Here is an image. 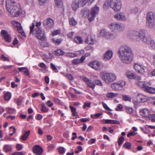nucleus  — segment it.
<instances>
[{
    "label": "nucleus",
    "mask_w": 155,
    "mask_h": 155,
    "mask_svg": "<svg viewBox=\"0 0 155 155\" xmlns=\"http://www.w3.org/2000/svg\"><path fill=\"white\" fill-rule=\"evenodd\" d=\"M118 55L121 61L127 64L131 62L133 56L131 48L126 45L122 46L119 48Z\"/></svg>",
    "instance_id": "obj_1"
},
{
    "label": "nucleus",
    "mask_w": 155,
    "mask_h": 155,
    "mask_svg": "<svg viewBox=\"0 0 155 155\" xmlns=\"http://www.w3.org/2000/svg\"><path fill=\"white\" fill-rule=\"evenodd\" d=\"M100 76L101 79L107 83L115 81L117 78L116 74L112 72H101Z\"/></svg>",
    "instance_id": "obj_5"
},
{
    "label": "nucleus",
    "mask_w": 155,
    "mask_h": 155,
    "mask_svg": "<svg viewBox=\"0 0 155 155\" xmlns=\"http://www.w3.org/2000/svg\"><path fill=\"white\" fill-rule=\"evenodd\" d=\"M88 66L96 71H101L104 68V64L97 61H93L88 64Z\"/></svg>",
    "instance_id": "obj_7"
},
{
    "label": "nucleus",
    "mask_w": 155,
    "mask_h": 155,
    "mask_svg": "<svg viewBox=\"0 0 155 155\" xmlns=\"http://www.w3.org/2000/svg\"><path fill=\"white\" fill-rule=\"evenodd\" d=\"M55 3L58 7L59 8L62 7L63 3L62 0H55Z\"/></svg>",
    "instance_id": "obj_34"
},
{
    "label": "nucleus",
    "mask_w": 155,
    "mask_h": 155,
    "mask_svg": "<svg viewBox=\"0 0 155 155\" xmlns=\"http://www.w3.org/2000/svg\"><path fill=\"white\" fill-rule=\"evenodd\" d=\"M149 118L153 122H155V114H151L150 115Z\"/></svg>",
    "instance_id": "obj_53"
},
{
    "label": "nucleus",
    "mask_w": 155,
    "mask_h": 155,
    "mask_svg": "<svg viewBox=\"0 0 155 155\" xmlns=\"http://www.w3.org/2000/svg\"><path fill=\"white\" fill-rule=\"evenodd\" d=\"M127 77L130 79H137L138 80H141V78L140 76L133 73H127Z\"/></svg>",
    "instance_id": "obj_21"
},
{
    "label": "nucleus",
    "mask_w": 155,
    "mask_h": 155,
    "mask_svg": "<svg viewBox=\"0 0 155 155\" xmlns=\"http://www.w3.org/2000/svg\"><path fill=\"white\" fill-rule=\"evenodd\" d=\"M109 3L110 6L115 12L120 11L121 7L120 0H110Z\"/></svg>",
    "instance_id": "obj_8"
},
{
    "label": "nucleus",
    "mask_w": 155,
    "mask_h": 155,
    "mask_svg": "<svg viewBox=\"0 0 155 155\" xmlns=\"http://www.w3.org/2000/svg\"><path fill=\"white\" fill-rule=\"evenodd\" d=\"M12 147L10 145H5L4 147V150L6 152H7L11 151L12 150Z\"/></svg>",
    "instance_id": "obj_36"
},
{
    "label": "nucleus",
    "mask_w": 155,
    "mask_h": 155,
    "mask_svg": "<svg viewBox=\"0 0 155 155\" xmlns=\"http://www.w3.org/2000/svg\"><path fill=\"white\" fill-rule=\"evenodd\" d=\"M35 25L33 23L31 26H30V34H32L37 39L41 40H44L45 39V33L44 30L41 28H37L34 31L33 29Z\"/></svg>",
    "instance_id": "obj_4"
},
{
    "label": "nucleus",
    "mask_w": 155,
    "mask_h": 155,
    "mask_svg": "<svg viewBox=\"0 0 155 155\" xmlns=\"http://www.w3.org/2000/svg\"><path fill=\"white\" fill-rule=\"evenodd\" d=\"M33 152L37 155H40L43 152L42 148L39 146L36 145L33 148Z\"/></svg>",
    "instance_id": "obj_18"
},
{
    "label": "nucleus",
    "mask_w": 155,
    "mask_h": 155,
    "mask_svg": "<svg viewBox=\"0 0 155 155\" xmlns=\"http://www.w3.org/2000/svg\"><path fill=\"white\" fill-rule=\"evenodd\" d=\"M102 105L104 108L107 110L111 111V109H110L107 105L104 102L102 103Z\"/></svg>",
    "instance_id": "obj_60"
},
{
    "label": "nucleus",
    "mask_w": 155,
    "mask_h": 155,
    "mask_svg": "<svg viewBox=\"0 0 155 155\" xmlns=\"http://www.w3.org/2000/svg\"><path fill=\"white\" fill-rule=\"evenodd\" d=\"M85 42L87 44L92 45L95 43L96 41L93 37L89 36L87 37Z\"/></svg>",
    "instance_id": "obj_24"
},
{
    "label": "nucleus",
    "mask_w": 155,
    "mask_h": 155,
    "mask_svg": "<svg viewBox=\"0 0 155 155\" xmlns=\"http://www.w3.org/2000/svg\"><path fill=\"white\" fill-rule=\"evenodd\" d=\"M117 83L120 88L124 86L125 85V82L123 81H119Z\"/></svg>",
    "instance_id": "obj_49"
},
{
    "label": "nucleus",
    "mask_w": 155,
    "mask_h": 155,
    "mask_svg": "<svg viewBox=\"0 0 155 155\" xmlns=\"http://www.w3.org/2000/svg\"><path fill=\"white\" fill-rule=\"evenodd\" d=\"M94 85H96L101 86L103 85L102 82L99 80H94Z\"/></svg>",
    "instance_id": "obj_41"
},
{
    "label": "nucleus",
    "mask_w": 155,
    "mask_h": 155,
    "mask_svg": "<svg viewBox=\"0 0 155 155\" xmlns=\"http://www.w3.org/2000/svg\"><path fill=\"white\" fill-rule=\"evenodd\" d=\"M79 7L78 3L75 2H74L71 5V7L73 11H76Z\"/></svg>",
    "instance_id": "obj_37"
},
{
    "label": "nucleus",
    "mask_w": 155,
    "mask_h": 155,
    "mask_svg": "<svg viewBox=\"0 0 155 155\" xmlns=\"http://www.w3.org/2000/svg\"><path fill=\"white\" fill-rule=\"evenodd\" d=\"M81 15L82 17H87L90 21V11L87 9H85L81 11L80 12Z\"/></svg>",
    "instance_id": "obj_20"
},
{
    "label": "nucleus",
    "mask_w": 155,
    "mask_h": 155,
    "mask_svg": "<svg viewBox=\"0 0 155 155\" xmlns=\"http://www.w3.org/2000/svg\"><path fill=\"white\" fill-rule=\"evenodd\" d=\"M87 3H88L87 0H79L77 2L80 7L84 6Z\"/></svg>",
    "instance_id": "obj_33"
},
{
    "label": "nucleus",
    "mask_w": 155,
    "mask_h": 155,
    "mask_svg": "<svg viewBox=\"0 0 155 155\" xmlns=\"http://www.w3.org/2000/svg\"><path fill=\"white\" fill-rule=\"evenodd\" d=\"M123 108V107L122 105L120 104H119L117 105V107L115 109L117 111H120Z\"/></svg>",
    "instance_id": "obj_58"
},
{
    "label": "nucleus",
    "mask_w": 155,
    "mask_h": 155,
    "mask_svg": "<svg viewBox=\"0 0 155 155\" xmlns=\"http://www.w3.org/2000/svg\"><path fill=\"white\" fill-rule=\"evenodd\" d=\"M66 77H67L68 78V79L71 81L73 80L74 78L73 76L71 74H66Z\"/></svg>",
    "instance_id": "obj_61"
},
{
    "label": "nucleus",
    "mask_w": 155,
    "mask_h": 155,
    "mask_svg": "<svg viewBox=\"0 0 155 155\" xmlns=\"http://www.w3.org/2000/svg\"><path fill=\"white\" fill-rule=\"evenodd\" d=\"M20 34H21L22 35L24 36L25 37H26V35L25 33V32L23 30L22 26H21L20 24Z\"/></svg>",
    "instance_id": "obj_56"
},
{
    "label": "nucleus",
    "mask_w": 155,
    "mask_h": 155,
    "mask_svg": "<svg viewBox=\"0 0 155 155\" xmlns=\"http://www.w3.org/2000/svg\"><path fill=\"white\" fill-rule=\"evenodd\" d=\"M114 18L120 21H125L127 19L126 15L123 13H120L115 14Z\"/></svg>",
    "instance_id": "obj_15"
},
{
    "label": "nucleus",
    "mask_w": 155,
    "mask_h": 155,
    "mask_svg": "<svg viewBox=\"0 0 155 155\" xmlns=\"http://www.w3.org/2000/svg\"><path fill=\"white\" fill-rule=\"evenodd\" d=\"M137 85L140 87L142 88L144 91L148 84L150 85V82H146L145 81H138L137 82Z\"/></svg>",
    "instance_id": "obj_22"
},
{
    "label": "nucleus",
    "mask_w": 155,
    "mask_h": 155,
    "mask_svg": "<svg viewBox=\"0 0 155 155\" xmlns=\"http://www.w3.org/2000/svg\"><path fill=\"white\" fill-rule=\"evenodd\" d=\"M99 9V8L97 5H95L92 8L91 11H90V22L94 20L96 15L98 14Z\"/></svg>",
    "instance_id": "obj_10"
},
{
    "label": "nucleus",
    "mask_w": 155,
    "mask_h": 155,
    "mask_svg": "<svg viewBox=\"0 0 155 155\" xmlns=\"http://www.w3.org/2000/svg\"><path fill=\"white\" fill-rule=\"evenodd\" d=\"M137 97L138 99H140L142 102L146 101L147 99V97L146 96L140 93L137 94Z\"/></svg>",
    "instance_id": "obj_25"
},
{
    "label": "nucleus",
    "mask_w": 155,
    "mask_h": 155,
    "mask_svg": "<svg viewBox=\"0 0 155 155\" xmlns=\"http://www.w3.org/2000/svg\"><path fill=\"white\" fill-rule=\"evenodd\" d=\"M138 11V8H137L135 7L132 9L130 11L131 13L133 14L137 13Z\"/></svg>",
    "instance_id": "obj_52"
},
{
    "label": "nucleus",
    "mask_w": 155,
    "mask_h": 155,
    "mask_svg": "<svg viewBox=\"0 0 155 155\" xmlns=\"http://www.w3.org/2000/svg\"><path fill=\"white\" fill-rule=\"evenodd\" d=\"M79 59H75L72 60V63L75 64H77L81 63Z\"/></svg>",
    "instance_id": "obj_54"
},
{
    "label": "nucleus",
    "mask_w": 155,
    "mask_h": 155,
    "mask_svg": "<svg viewBox=\"0 0 155 155\" xmlns=\"http://www.w3.org/2000/svg\"><path fill=\"white\" fill-rule=\"evenodd\" d=\"M11 97V95L10 93L7 92L6 93L4 96L5 100L6 101L9 100Z\"/></svg>",
    "instance_id": "obj_38"
},
{
    "label": "nucleus",
    "mask_w": 155,
    "mask_h": 155,
    "mask_svg": "<svg viewBox=\"0 0 155 155\" xmlns=\"http://www.w3.org/2000/svg\"><path fill=\"white\" fill-rule=\"evenodd\" d=\"M20 72L23 73L26 75L29 76L30 75L29 70L26 67H20Z\"/></svg>",
    "instance_id": "obj_29"
},
{
    "label": "nucleus",
    "mask_w": 155,
    "mask_h": 155,
    "mask_svg": "<svg viewBox=\"0 0 155 155\" xmlns=\"http://www.w3.org/2000/svg\"><path fill=\"white\" fill-rule=\"evenodd\" d=\"M30 132L31 131L30 130H28L24 134L21 136V140L23 141L26 140L30 134Z\"/></svg>",
    "instance_id": "obj_27"
},
{
    "label": "nucleus",
    "mask_w": 155,
    "mask_h": 155,
    "mask_svg": "<svg viewBox=\"0 0 155 155\" xmlns=\"http://www.w3.org/2000/svg\"><path fill=\"white\" fill-rule=\"evenodd\" d=\"M150 103L152 105H155V96L151 98L150 100Z\"/></svg>",
    "instance_id": "obj_62"
},
{
    "label": "nucleus",
    "mask_w": 155,
    "mask_h": 155,
    "mask_svg": "<svg viewBox=\"0 0 155 155\" xmlns=\"http://www.w3.org/2000/svg\"><path fill=\"white\" fill-rule=\"evenodd\" d=\"M70 107L72 112V115L74 117H75V118L79 117V115L76 112V109L72 106H70Z\"/></svg>",
    "instance_id": "obj_31"
},
{
    "label": "nucleus",
    "mask_w": 155,
    "mask_h": 155,
    "mask_svg": "<svg viewBox=\"0 0 155 155\" xmlns=\"http://www.w3.org/2000/svg\"><path fill=\"white\" fill-rule=\"evenodd\" d=\"M134 68L135 71L140 73L143 74L145 72V66L138 63H135L134 65Z\"/></svg>",
    "instance_id": "obj_14"
},
{
    "label": "nucleus",
    "mask_w": 155,
    "mask_h": 155,
    "mask_svg": "<svg viewBox=\"0 0 155 155\" xmlns=\"http://www.w3.org/2000/svg\"><path fill=\"white\" fill-rule=\"evenodd\" d=\"M69 22L71 25L73 26L77 24V21L73 18H71L70 19Z\"/></svg>",
    "instance_id": "obj_50"
},
{
    "label": "nucleus",
    "mask_w": 155,
    "mask_h": 155,
    "mask_svg": "<svg viewBox=\"0 0 155 155\" xmlns=\"http://www.w3.org/2000/svg\"><path fill=\"white\" fill-rule=\"evenodd\" d=\"M67 56L70 57H74L77 56L76 54L74 53L68 52L66 53Z\"/></svg>",
    "instance_id": "obj_46"
},
{
    "label": "nucleus",
    "mask_w": 155,
    "mask_h": 155,
    "mask_svg": "<svg viewBox=\"0 0 155 155\" xmlns=\"http://www.w3.org/2000/svg\"><path fill=\"white\" fill-rule=\"evenodd\" d=\"M140 115L143 117H149L150 115V111L148 109L143 108L140 110Z\"/></svg>",
    "instance_id": "obj_19"
},
{
    "label": "nucleus",
    "mask_w": 155,
    "mask_h": 155,
    "mask_svg": "<svg viewBox=\"0 0 155 155\" xmlns=\"http://www.w3.org/2000/svg\"><path fill=\"white\" fill-rule=\"evenodd\" d=\"M54 25L53 20L50 18L45 19L43 22V26L46 29H50L53 27Z\"/></svg>",
    "instance_id": "obj_11"
},
{
    "label": "nucleus",
    "mask_w": 155,
    "mask_h": 155,
    "mask_svg": "<svg viewBox=\"0 0 155 155\" xmlns=\"http://www.w3.org/2000/svg\"><path fill=\"white\" fill-rule=\"evenodd\" d=\"M122 99L124 101H130L131 99L130 96L126 95H123L122 96Z\"/></svg>",
    "instance_id": "obj_44"
},
{
    "label": "nucleus",
    "mask_w": 155,
    "mask_h": 155,
    "mask_svg": "<svg viewBox=\"0 0 155 155\" xmlns=\"http://www.w3.org/2000/svg\"><path fill=\"white\" fill-rule=\"evenodd\" d=\"M7 111L9 114H12L15 112V110L14 109L8 108Z\"/></svg>",
    "instance_id": "obj_55"
},
{
    "label": "nucleus",
    "mask_w": 155,
    "mask_h": 155,
    "mask_svg": "<svg viewBox=\"0 0 155 155\" xmlns=\"http://www.w3.org/2000/svg\"><path fill=\"white\" fill-rule=\"evenodd\" d=\"M51 41L53 43L56 45H58L59 44L61 41V39H55L54 38H52Z\"/></svg>",
    "instance_id": "obj_40"
},
{
    "label": "nucleus",
    "mask_w": 155,
    "mask_h": 155,
    "mask_svg": "<svg viewBox=\"0 0 155 155\" xmlns=\"http://www.w3.org/2000/svg\"><path fill=\"white\" fill-rule=\"evenodd\" d=\"M147 24L150 28H152L155 25V15L152 12H148L147 16Z\"/></svg>",
    "instance_id": "obj_6"
},
{
    "label": "nucleus",
    "mask_w": 155,
    "mask_h": 155,
    "mask_svg": "<svg viewBox=\"0 0 155 155\" xmlns=\"http://www.w3.org/2000/svg\"><path fill=\"white\" fill-rule=\"evenodd\" d=\"M41 110L42 111L45 112H47L48 111V109L45 106L44 104H42V107Z\"/></svg>",
    "instance_id": "obj_57"
},
{
    "label": "nucleus",
    "mask_w": 155,
    "mask_h": 155,
    "mask_svg": "<svg viewBox=\"0 0 155 155\" xmlns=\"http://www.w3.org/2000/svg\"><path fill=\"white\" fill-rule=\"evenodd\" d=\"M109 28L113 31L116 30L121 31L124 29L125 25L121 23L114 22L111 23L110 24Z\"/></svg>",
    "instance_id": "obj_9"
},
{
    "label": "nucleus",
    "mask_w": 155,
    "mask_h": 155,
    "mask_svg": "<svg viewBox=\"0 0 155 155\" xmlns=\"http://www.w3.org/2000/svg\"><path fill=\"white\" fill-rule=\"evenodd\" d=\"M1 58L2 60L4 61H9V60L7 57H5L4 55L2 54L1 57Z\"/></svg>",
    "instance_id": "obj_59"
},
{
    "label": "nucleus",
    "mask_w": 155,
    "mask_h": 155,
    "mask_svg": "<svg viewBox=\"0 0 155 155\" xmlns=\"http://www.w3.org/2000/svg\"><path fill=\"white\" fill-rule=\"evenodd\" d=\"M111 87L112 89L115 90H119L121 88L117 83L111 84Z\"/></svg>",
    "instance_id": "obj_32"
},
{
    "label": "nucleus",
    "mask_w": 155,
    "mask_h": 155,
    "mask_svg": "<svg viewBox=\"0 0 155 155\" xmlns=\"http://www.w3.org/2000/svg\"><path fill=\"white\" fill-rule=\"evenodd\" d=\"M74 41L75 42L78 44H81L83 41L82 38L81 37L78 36L74 38Z\"/></svg>",
    "instance_id": "obj_35"
},
{
    "label": "nucleus",
    "mask_w": 155,
    "mask_h": 155,
    "mask_svg": "<svg viewBox=\"0 0 155 155\" xmlns=\"http://www.w3.org/2000/svg\"><path fill=\"white\" fill-rule=\"evenodd\" d=\"M110 34V32L105 29L101 30L99 32V37L108 39Z\"/></svg>",
    "instance_id": "obj_17"
},
{
    "label": "nucleus",
    "mask_w": 155,
    "mask_h": 155,
    "mask_svg": "<svg viewBox=\"0 0 155 155\" xmlns=\"http://www.w3.org/2000/svg\"><path fill=\"white\" fill-rule=\"evenodd\" d=\"M150 85H147L144 91L150 93L155 94V88L149 87Z\"/></svg>",
    "instance_id": "obj_28"
},
{
    "label": "nucleus",
    "mask_w": 155,
    "mask_h": 155,
    "mask_svg": "<svg viewBox=\"0 0 155 155\" xmlns=\"http://www.w3.org/2000/svg\"><path fill=\"white\" fill-rule=\"evenodd\" d=\"M105 122H103L104 124H120V122L117 120L110 119H106L104 120Z\"/></svg>",
    "instance_id": "obj_26"
},
{
    "label": "nucleus",
    "mask_w": 155,
    "mask_h": 155,
    "mask_svg": "<svg viewBox=\"0 0 155 155\" xmlns=\"http://www.w3.org/2000/svg\"><path fill=\"white\" fill-rule=\"evenodd\" d=\"M125 110L126 112L129 114H131L134 111L133 109L130 107H125Z\"/></svg>",
    "instance_id": "obj_42"
},
{
    "label": "nucleus",
    "mask_w": 155,
    "mask_h": 155,
    "mask_svg": "<svg viewBox=\"0 0 155 155\" xmlns=\"http://www.w3.org/2000/svg\"><path fill=\"white\" fill-rule=\"evenodd\" d=\"M60 32L61 31L59 29L54 30L51 31V35L52 36H54L55 35H57L59 34L60 33Z\"/></svg>",
    "instance_id": "obj_43"
},
{
    "label": "nucleus",
    "mask_w": 155,
    "mask_h": 155,
    "mask_svg": "<svg viewBox=\"0 0 155 155\" xmlns=\"http://www.w3.org/2000/svg\"><path fill=\"white\" fill-rule=\"evenodd\" d=\"M54 52L55 54L57 55H62L64 53V52L63 51L60 49Z\"/></svg>",
    "instance_id": "obj_51"
},
{
    "label": "nucleus",
    "mask_w": 155,
    "mask_h": 155,
    "mask_svg": "<svg viewBox=\"0 0 155 155\" xmlns=\"http://www.w3.org/2000/svg\"><path fill=\"white\" fill-rule=\"evenodd\" d=\"M6 3L8 15L13 18L18 17L19 14V3L12 0H7Z\"/></svg>",
    "instance_id": "obj_2"
},
{
    "label": "nucleus",
    "mask_w": 155,
    "mask_h": 155,
    "mask_svg": "<svg viewBox=\"0 0 155 155\" xmlns=\"http://www.w3.org/2000/svg\"><path fill=\"white\" fill-rule=\"evenodd\" d=\"M11 24L14 29L18 31L19 30V22L15 20L11 21Z\"/></svg>",
    "instance_id": "obj_23"
},
{
    "label": "nucleus",
    "mask_w": 155,
    "mask_h": 155,
    "mask_svg": "<svg viewBox=\"0 0 155 155\" xmlns=\"http://www.w3.org/2000/svg\"><path fill=\"white\" fill-rule=\"evenodd\" d=\"M150 45L151 47L155 50V42L153 40H152L150 42Z\"/></svg>",
    "instance_id": "obj_64"
},
{
    "label": "nucleus",
    "mask_w": 155,
    "mask_h": 155,
    "mask_svg": "<svg viewBox=\"0 0 155 155\" xmlns=\"http://www.w3.org/2000/svg\"><path fill=\"white\" fill-rule=\"evenodd\" d=\"M117 36V35L116 34L113 33H111L110 32V34L109 37V39H113L115 38Z\"/></svg>",
    "instance_id": "obj_45"
},
{
    "label": "nucleus",
    "mask_w": 155,
    "mask_h": 155,
    "mask_svg": "<svg viewBox=\"0 0 155 155\" xmlns=\"http://www.w3.org/2000/svg\"><path fill=\"white\" fill-rule=\"evenodd\" d=\"M118 94L117 93L108 92L106 94V97L108 98H113L118 96Z\"/></svg>",
    "instance_id": "obj_30"
},
{
    "label": "nucleus",
    "mask_w": 155,
    "mask_h": 155,
    "mask_svg": "<svg viewBox=\"0 0 155 155\" xmlns=\"http://www.w3.org/2000/svg\"><path fill=\"white\" fill-rule=\"evenodd\" d=\"M133 103L134 105V107L136 108H137L138 107L140 106V101H138L137 99L134 100H133Z\"/></svg>",
    "instance_id": "obj_39"
},
{
    "label": "nucleus",
    "mask_w": 155,
    "mask_h": 155,
    "mask_svg": "<svg viewBox=\"0 0 155 155\" xmlns=\"http://www.w3.org/2000/svg\"><path fill=\"white\" fill-rule=\"evenodd\" d=\"M113 52L112 50H109L106 51L103 54V57L104 60L109 61L113 57Z\"/></svg>",
    "instance_id": "obj_13"
},
{
    "label": "nucleus",
    "mask_w": 155,
    "mask_h": 155,
    "mask_svg": "<svg viewBox=\"0 0 155 155\" xmlns=\"http://www.w3.org/2000/svg\"><path fill=\"white\" fill-rule=\"evenodd\" d=\"M124 141V138L123 137L121 136L119 138L118 140V145L120 146Z\"/></svg>",
    "instance_id": "obj_47"
},
{
    "label": "nucleus",
    "mask_w": 155,
    "mask_h": 155,
    "mask_svg": "<svg viewBox=\"0 0 155 155\" xmlns=\"http://www.w3.org/2000/svg\"><path fill=\"white\" fill-rule=\"evenodd\" d=\"M129 34L134 37V39L137 41H140L142 40L143 42L147 44H149L152 40L150 38L145 35V31L144 30L139 31H132L129 32Z\"/></svg>",
    "instance_id": "obj_3"
},
{
    "label": "nucleus",
    "mask_w": 155,
    "mask_h": 155,
    "mask_svg": "<svg viewBox=\"0 0 155 155\" xmlns=\"http://www.w3.org/2000/svg\"><path fill=\"white\" fill-rule=\"evenodd\" d=\"M51 68L55 72H58V70L56 68V66L52 63L51 64Z\"/></svg>",
    "instance_id": "obj_63"
},
{
    "label": "nucleus",
    "mask_w": 155,
    "mask_h": 155,
    "mask_svg": "<svg viewBox=\"0 0 155 155\" xmlns=\"http://www.w3.org/2000/svg\"><path fill=\"white\" fill-rule=\"evenodd\" d=\"M131 144L129 142H127L123 144V147L126 148L127 149H130L131 148Z\"/></svg>",
    "instance_id": "obj_48"
},
{
    "label": "nucleus",
    "mask_w": 155,
    "mask_h": 155,
    "mask_svg": "<svg viewBox=\"0 0 155 155\" xmlns=\"http://www.w3.org/2000/svg\"><path fill=\"white\" fill-rule=\"evenodd\" d=\"M1 35L6 41L8 42L11 41V37L7 31L4 30H2L1 32Z\"/></svg>",
    "instance_id": "obj_16"
},
{
    "label": "nucleus",
    "mask_w": 155,
    "mask_h": 155,
    "mask_svg": "<svg viewBox=\"0 0 155 155\" xmlns=\"http://www.w3.org/2000/svg\"><path fill=\"white\" fill-rule=\"evenodd\" d=\"M81 79L83 81L86 83V85L89 87L94 89L95 86L94 85V80L92 81L89 80L85 76H83L81 78Z\"/></svg>",
    "instance_id": "obj_12"
}]
</instances>
